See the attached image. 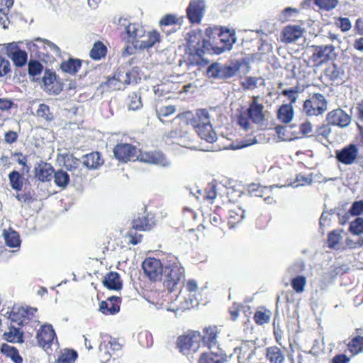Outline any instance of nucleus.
Wrapping results in <instances>:
<instances>
[{"instance_id": "nucleus-29", "label": "nucleus", "mask_w": 363, "mask_h": 363, "mask_svg": "<svg viewBox=\"0 0 363 363\" xmlns=\"http://www.w3.org/2000/svg\"><path fill=\"white\" fill-rule=\"evenodd\" d=\"M294 118V110L291 104H283L277 111V118L283 123H290Z\"/></svg>"}, {"instance_id": "nucleus-48", "label": "nucleus", "mask_w": 363, "mask_h": 363, "mask_svg": "<svg viewBox=\"0 0 363 363\" xmlns=\"http://www.w3.org/2000/svg\"><path fill=\"white\" fill-rule=\"evenodd\" d=\"M220 358L219 356L213 352H211L210 353L208 352H203L200 359L199 363H222Z\"/></svg>"}, {"instance_id": "nucleus-30", "label": "nucleus", "mask_w": 363, "mask_h": 363, "mask_svg": "<svg viewBox=\"0 0 363 363\" xmlns=\"http://www.w3.org/2000/svg\"><path fill=\"white\" fill-rule=\"evenodd\" d=\"M103 284L111 290H120L122 287L120 275L114 272H111L104 277Z\"/></svg>"}, {"instance_id": "nucleus-58", "label": "nucleus", "mask_w": 363, "mask_h": 363, "mask_svg": "<svg viewBox=\"0 0 363 363\" xmlns=\"http://www.w3.org/2000/svg\"><path fill=\"white\" fill-rule=\"evenodd\" d=\"M255 319L259 325L267 323L270 320L269 312L257 311L255 315Z\"/></svg>"}, {"instance_id": "nucleus-44", "label": "nucleus", "mask_w": 363, "mask_h": 363, "mask_svg": "<svg viewBox=\"0 0 363 363\" xmlns=\"http://www.w3.org/2000/svg\"><path fill=\"white\" fill-rule=\"evenodd\" d=\"M10 184L12 189L21 191L23 187V177L16 171H13L9 174Z\"/></svg>"}, {"instance_id": "nucleus-31", "label": "nucleus", "mask_w": 363, "mask_h": 363, "mask_svg": "<svg viewBox=\"0 0 363 363\" xmlns=\"http://www.w3.org/2000/svg\"><path fill=\"white\" fill-rule=\"evenodd\" d=\"M325 74L331 81L342 80L345 75V71L341 66L337 64H332L325 70Z\"/></svg>"}, {"instance_id": "nucleus-27", "label": "nucleus", "mask_w": 363, "mask_h": 363, "mask_svg": "<svg viewBox=\"0 0 363 363\" xmlns=\"http://www.w3.org/2000/svg\"><path fill=\"white\" fill-rule=\"evenodd\" d=\"M125 33L128 35V41L132 44L134 41L142 38L145 35V30L143 28L137 23H128L125 26Z\"/></svg>"}, {"instance_id": "nucleus-16", "label": "nucleus", "mask_w": 363, "mask_h": 363, "mask_svg": "<svg viewBox=\"0 0 363 363\" xmlns=\"http://www.w3.org/2000/svg\"><path fill=\"white\" fill-rule=\"evenodd\" d=\"M336 158L338 162L350 165L355 163L359 155V149L357 145L350 144L342 149L336 151Z\"/></svg>"}, {"instance_id": "nucleus-2", "label": "nucleus", "mask_w": 363, "mask_h": 363, "mask_svg": "<svg viewBox=\"0 0 363 363\" xmlns=\"http://www.w3.org/2000/svg\"><path fill=\"white\" fill-rule=\"evenodd\" d=\"M191 123L201 139L210 143L216 140L217 135L212 128L210 116L206 110H199Z\"/></svg>"}, {"instance_id": "nucleus-41", "label": "nucleus", "mask_w": 363, "mask_h": 363, "mask_svg": "<svg viewBox=\"0 0 363 363\" xmlns=\"http://www.w3.org/2000/svg\"><path fill=\"white\" fill-rule=\"evenodd\" d=\"M6 340L11 342H23V334L19 329L11 327L8 332L4 334Z\"/></svg>"}, {"instance_id": "nucleus-53", "label": "nucleus", "mask_w": 363, "mask_h": 363, "mask_svg": "<svg viewBox=\"0 0 363 363\" xmlns=\"http://www.w3.org/2000/svg\"><path fill=\"white\" fill-rule=\"evenodd\" d=\"M315 3L320 9L329 11L337 6V0H315Z\"/></svg>"}, {"instance_id": "nucleus-51", "label": "nucleus", "mask_w": 363, "mask_h": 363, "mask_svg": "<svg viewBox=\"0 0 363 363\" xmlns=\"http://www.w3.org/2000/svg\"><path fill=\"white\" fill-rule=\"evenodd\" d=\"M313 179L311 174L306 176L303 174H299L296 176V182L298 184L294 185V187L297 188L301 186L311 185L313 184Z\"/></svg>"}, {"instance_id": "nucleus-55", "label": "nucleus", "mask_w": 363, "mask_h": 363, "mask_svg": "<svg viewBox=\"0 0 363 363\" xmlns=\"http://www.w3.org/2000/svg\"><path fill=\"white\" fill-rule=\"evenodd\" d=\"M11 72V64L9 60L4 56L0 55V77H2Z\"/></svg>"}, {"instance_id": "nucleus-52", "label": "nucleus", "mask_w": 363, "mask_h": 363, "mask_svg": "<svg viewBox=\"0 0 363 363\" xmlns=\"http://www.w3.org/2000/svg\"><path fill=\"white\" fill-rule=\"evenodd\" d=\"M37 115L39 117L43 118L46 121H51L52 119V116L50 112L49 106L44 104L39 105L37 110Z\"/></svg>"}, {"instance_id": "nucleus-59", "label": "nucleus", "mask_w": 363, "mask_h": 363, "mask_svg": "<svg viewBox=\"0 0 363 363\" xmlns=\"http://www.w3.org/2000/svg\"><path fill=\"white\" fill-rule=\"evenodd\" d=\"M261 79L254 77H248L246 79L242 82V86L245 89H254L257 87L259 81Z\"/></svg>"}, {"instance_id": "nucleus-36", "label": "nucleus", "mask_w": 363, "mask_h": 363, "mask_svg": "<svg viewBox=\"0 0 363 363\" xmlns=\"http://www.w3.org/2000/svg\"><path fill=\"white\" fill-rule=\"evenodd\" d=\"M267 357L272 363H282L285 359L283 352L277 347H269L267 350Z\"/></svg>"}, {"instance_id": "nucleus-11", "label": "nucleus", "mask_w": 363, "mask_h": 363, "mask_svg": "<svg viewBox=\"0 0 363 363\" xmlns=\"http://www.w3.org/2000/svg\"><path fill=\"white\" fill-rule=\"evenodd\" d=\"M292 183H286L284 185H271L269 186H262L259 184H251L248 186V191L252 196L264 197V201L267 203H272L274 200L271 196L274 188H282L284 186H292Z\"/></svg>"}, {"instance_id": "nucleus-42", "label": "nucleus", "mask_w": 363, "mask_h": 363, "mask_svg": "<svg viewBox=\"0 0 363 363\" xmlns=\"http://www.w3.org/2000/svg\"><path fill=\"white\" fill-rule=\"evenodd\" d=\"M81 67V62L79 60L70 59L61 65L63 72L69 74H75Z\"/></svg>"}, {"instance_id": "nucleus-45", "label": "nucleus", "mask_w": 363, "mask_h": 363, "mask_svg": "<svg viewBox=\"0 0 363 363\" xmlns=\"http://www.w3.org/2000/svg\"><path fill=\"white\" fill-rule=\"evenodd\" d=\"M349 230L354 235H361L363 234V218L358 217L352 221L350 224Z\"/></svg>"}, {"instance_id": "nucleus-28", "label": "nucleus", "mask_w": 363, "mask_h": 363, "mask_svg": "<svg viewBox=\"0 0 363 363\" xmlns=\"http://www.w3.org/2000/svg\"><path fill=\"white\" fill-rule=\"evenodd\" d=\"M2 235L5 240V243L10 247H18L21 244L19 235L16 231L11 227L3 228Z\"/></svg>"}, {"instance_id": "nucleus-19", "label": "nucleus", "mask_w": 363, "mask_h": 363, "mask_svg": "<svg viewBox=\"0 0 363 363\" xmlns=\"http://www.w3.org/2000/svg\"><path fill=\"white\" fill-rule=\"evenodd\" d=\"M6 51V55L11 59L15 66L21 67L26 64L28 60L27 52L18 48L15 43L8 44Z\"/></svg>"}, {"instance_id": "nucleus-4", "label": "nucleus", "mask_w": 363, "mask_h": 363, "mask_svg": "<svg viewBox=\"0 0 363 363\" xmlns=\"http://www.w3.org/2000/svg\"><path fill=\"white\" fill-rule=\"evenodd\" d=\"M263 106H249L247 113L242 112L238 117V124L245 131H252L251 122L262 124L264 121Z\"/></svg>"}, {"instance_id": "nucleus-13", "label": "nucleus", "mask_w": 363, "mask_h": 363, "mask_svg": "<svg viewBox=\"0 0 363 363\" xmlns=\"http://www.w3.org/2000/svg\"><path fill=\"white\" fill-rule=\"evenodd\" d=\"M144 273L152 281H157L162 277L164 267L160 261L155 258H147L142 264Z\"/></svg>"}, {"instance_id": "nucleus-9", "label": "nucleus", "mask_w": 363, "mask_h": 363, "mask_svg": "<svg viewBox=\"0 0 363 363\" xmlns=\"http://www.w3.org/2000/svg\"><path fill=\"white\" fill-rule=\"evenodd\" d=\"M64 166L70 172L73 182L75 184L80 183L86 174L82 162L73 155H67L65 158Z\"/></svg>"}, {"instance_id": "nucleus-24", "label": "nucleus", "mask_w": 363, "mask_h": 363, "mask_svg": "<svg viewBox=\"0 0 363 363\" xmlns=\"http://www.w3.org/2000/svg\"><path fill=\"white\" fill-rule=\"evenodd\" d=\"M130 79L127 72H119L116 74L112 78L107 80V86L114 90H120L123 88L124 84H129Z\"/></svg>"}, {"instance_id": "nucleus-15", "label": "nucleus", "mask_w": 363, "mask_h": 363, "mask_svg": "<svg viewBox=\"0 0 363 363\" xmlns=\"http://www.w3.org/2000/svg\"><path fill=\"white\" fill-rule=\"evenodd\" d=\"M206 9L204 0H191L186 9L187 16L191 23H199Z\"/></svg>"}, {"instance_id": "nucleus-26", "label": "nucleus", "mask_w": 363, "mask_h": 363, "mask_svg": "<svg viewBox=\"0 0 363 363\" xmlns=\"http://www.w3.org/2000/svg\"><path fill=\"white\" fill-rule=\"evenodd\" d=\"M104 162L99 152H93L87 154L82 157V164L89 169H96L99 168Z\"/></svg>"}, {"instance_id": "nucleus-21", "label": "nucleus", "mask_w": 363, "mask_h": 363, "mask_svg": "<svg viewBox=\"0 0 363 363\" xmlns=\"http://www.w3.org/2000/svg\"><path fill=\"white\" fill-rule=\"evenodd\" d=\"M43 89L50 94H58L62 89L56 81L55 74L46 71L43 78Z\"/></svg>"}, {"instance_id": "nucleus-49", "label": "nucleus", "mask_w": 363, "mask_h": 363, "mask_svg": "<svg viewBox=\"0 0 363 363\" xmlns=\"http://www.w3.org/2000/svg\"><path fill=\"white\" fill-rule=\"evenodd\" d=\"M129 104L128 107L130 110H138L142 106V101L140 94L139 93L133 92L128 96Z\"/></svg>"}, {"instance_id": "nucleus-62", "label": "nucleus", "mask_w": 363, "mask_h": 363, "mask_svg": "<svg viewBox=\"0 0 363 363\" xmlns=\"http://www.w3.org/2000/svg\"><path fill=\"white\" fill-rule=\"evenodd\" d=\"M126 238L128 239V242L133 245H137L141 242L142 235L138 234L133 230H130L126 234Z\"/></svg>"}, {"instance_id": "nucleus-5", "label": "nucleus", "mask_w": 363, "mask_h": 363, "mask_svg": "<svg viewBox=\"0 0 363 363\" xmlns=\"http://www.w3.org/2000/svg\"><path fill=\"white\" fill-rule=\"evenodd\" d=\"M328 108V100L320 93L311 94L304 101L303 110L309 116H318L323 114Z\"/></svg>"}, {"instance_id": "nucleus-37", "label": "nucleus", "mask_w": 363, "mask_h": 363, "mask_svg": "<svg viewBox=\"0 0 363 363\" xmlns=\"http://www.w3.org/2000/svg\"><path fill=\"white\" fill-rule=\"evenodd\" d=\"M160 35L158 32L154 30L149 32L147 38L140 42L139 47L141 49H148L155 45L156 43L160 42Z\"/></svg>"}, {"instance_id": "nucleus-35", "label": "nucleus", "mask_w": 363, "mask_h": 363, "mask_svg": "<svg viewBox=\"0 0 363 363\" xmlns=\"http://www.w3.org/2000/svg\"><path fill=\"white\" fill-rule=\"evenodd\" d=\"M1 352L7 357H9L15 363H22L23 359L20 356L16 348L7 344H4L1 347Z\"/></svg>"}, {"instance_id": "nucleus-60", "label": "nucleus", "mask_w": 363, "mask_h": 363, "mask_svg": "<svg viewBox=\"0 0 363 363\" xmlns=\"http://www.w3.org/2000/svg\"><path fill=\"white\" fill-rule=\"evenodd\" d=\"M330 125L328 123L327 124H322L317 127L315 133L318 135L328 138L332 133Z\"/></svg>"}, {"instance_id": "nucleus-43", "label": "nucleus", "mask_w": 363, "mask_h": 363, "mask_svg": "<svg viewBox=\"0 0 363 363\" xmlns=\"http://www.w3.org/2000/svg\"><path fill=\"white\" fill-rule=\"evenodd\" d=\"M106 52V48L101 42L95 43L90 50V57L94 60H100L104 57Z\"/></svg>"}, {"instance_id": "nucleus-54", "label": "nucleus", "mask_w": 363, "mask_h": 363, "mask_svg": "<svg viewBox=\"0 0 363 363\" xmlns=\"http://www.w3.org/2000/svg\"><path fill=\"white\" fill-rule=\"evenodd\" d=\"M282 94L289 99L290 101L289 104L292 105L296 101L298 97V89L297 87L284 89L282 91Z\"/></svg>"}, {"instance_id": "nucleus-20", "label": "nucleus", "mask_w": 363, "mask_h": 363, "mask_svg": "<svg viewBox=\"0 0 363 363\" xmlns=\"http://www.w3.org/2000/svg\"><path fill=\"white\" fill-rule=\"evenodd\" d=\"M305 33L304 28L298 25H289L281 31V41L285 43H292L300 39Z\"/></svg>"}, {"instance_id": "nucleus-25", "label": "nucleus", "mask_w": 363, "mask_h": 363, "mask_svg": "<svg viewBox=\"0 0 363 363\" xmlns=\"http://www.w3.org/2000/svg\"><path fill=\"white\" fill-rule=\"evenodd\" d=\"M35 170V177L43 182L50 181L55 172L54 168L48 163L38 164Z\"/></svg>"}, {"instance_id": "nucleus-34", "label": "nucleus", "mask_w": 363, "mask_h": 363, "mask_svg": "<svg viewBox=\"0 0 363 363\" xmlns=\"http://www.w3.org/2000/svg\"><path fill=\"white\" fill-rule=\"evenodd\" d=\"M294 127V125H291L289 126L284 125H277L275 127V130L278 137L283 141H291L296 139L297 137L294 135L292 133L289 131V129H291Z\"/></svg>"}, {"instance_id": "nucleus-38", "label": "nucleus", "mask_w": 363, "mask_h": 363, "mask_svg": "<svg viewBox=\"0 0 363 363\" xmlns=\"http://www.w3.org/2000/svg\"><path fill=\"white\" fill-rule=\"evenodd\" d=\"M133 227L135 230H150L152 227V222L144 215L138 216L133 221Z\"/></svg>"}, {"instance_id": "nucleus-14", "label": "nucleus", "mask_w": 363, "mask_h": 363, "mask_svg": "<svg viewBox=\"0 0 363 363\" xmlns=\"http://www.w3.org/2000/svg\"><path fill=\"white\" fill-rule=\"evenodd\" d=\"M37 311L35 308H28L27 306H14L11 311L10 318L13 322L18 325H25L28 320L34 316Z\"/></svg>"}, {"instance_id": "nucleus-64", "label": "nucleus", "mask_w": 363, "mask_h": 363, "mask_svg": "<svg viewBox=\"0 0 363 363\" xmlns=\"http://www.w3.org/2000/svg\"><path fill=\"white\" fill-rule=\"evenodd\" d=\"M206 194L204 198L210 201L212 203L213 201V200L216 199V195H217L215 186L213 185H209L206 188Z\"/></svg>"}, {"instance_id": "nucleus-17", "label": "nucleus", "mask_w": 363, "mask_h": 363, "mask_svg": "<svg viewBox=\"0 0 363 363\" xmlns=\"http://www.w3.org/2000/svg\"><path fill=\"white\" fill-rule=\"evenodd\" d=\"M36 338L40 347L45 350L49 349L55 338V333L52 326L49 324L42 325L37 333Z\"/></svg>"}, {"instance_id": "nucleus-12", "label": "nucleus", "mask_w": 363, "mask_h": 363, "mask_svg": "<svg viewBox=\"0 0 363 363\" xmlns=\"http://www.w3.org/2000/svg\"><path fill=\"white\" fill-rule=\"evenodd\" d=\"M326 121L329 125L345 128L350 125L352 116L342 108H336L328 113Z\"/></svg>"}, {"instance_id": "nucleus-32", "label": "nucleus", "mask_w": 363, "mask_h": 363, "mask_svg": "<svg viewBox=\"0 0 363 363\" xmlns=\"http://www.w3.org/2000/svg\"><path fill=\"white\" fill-rule=\"evenodd\" d=\"M53 178L55 185L62 189L66 188L70 182L69 174L63 169L55 172Z\"/></svg>"}, {"instance_id": "nucleus-1", "label": "nucleus", "mask_w": 363, "mask_h": 363, "mask_svg": "<svg viewBox=\"0 0 363 363\" xmlns=\"http://www.w3.org/2000/svg\"><path fill=\"white\" fill-rule=\"evenodd\" d=\"M137 152V148L128 143L118 144L113 150L114 156L121 162L138 160L163 167H169L171 164L170 161L161 152H140L138 155Z\"/></svg>"}, {"instance_id": "nucleus-50", "label": "nucleus", "mask_w": 363, "mask_h": 363, "mask_svg": "<svg viewBox=\"0 0 363 363\" xmlns=\"http://www.w3.org/2000/svg\"><path fill=\"white\" fill-rule=\"evenodd\" d=\"M176 111V107L174 106H164L157 109V116L162 121V117L169 116Z\"/></svg>"}, {"instance_id": "nucleus-56", "label": "nucleus", "mask_w": 363, "mask_h": 363, "mask_svg": "<svg viewBox=\"0 0 363 363\" xmlns=\"http://www.w3.org/2000/svg\"><path fill=\"white\" fill-rule=\"evenodd\" d=\"M341 239L340 233L334 230L329 233L328 237V244L330 248H335Z\"/></svg>"}, {"instance_id": "nucleus-40", "label": "nucleus", "mask_w": 363, "mask_h": 363, "mask_svg": "<svg viewBox=\"0 0 363 363\" xmlns=\"http://www.w3.org/2000/svg\"><path fill=\"white\" fill-rule=\"evenodd\" d=\"M43 65L37 60H30L28 65V74L32 80L35 81L38 79L43 71Z\"/></svg>"}, {"instance_id": "nucleus-61", "label": "nucleus", "mask_w": 363, "mask_h": 363, "mask_svg": "<svg viewBox=\"0 0 363 363\" xmlns=\"http://www.w3.org/2000/svg\"><path fill=\"white\" fill-rule=\"evenodd\" d=\"M37 40H39L42 43H43V45L45 48L49 49L51 52L55 53L56 55H59L60 53V48L53 43L48 40H42V39H38Z\"/></svg>"}, {"instance_id": "nucleus-39", "label": "nucleus", "mask_w": 363, "mask_h": 363, "mask_svg": "<svg viewBox=\"0 0 363 363\" xmlns=\"http://www.w3.org/2000/svg\"><path fill=\"white\" fill-rule=\"evenodd\" d=\"M348 350L353 355H357L363 352V337L357 336L351 340L347 345Z\"/></svg>"}, {"instance_id": "nucleus-22", "label": "nucleus", "mask_w": 363, "mask_h": 363, "mask_svg": "<svg viewBox=\"0 0 363 363\" xmlns=\"http://www.w3.org/2000/svg\"><path fill=\"white\" fill-rule=\"evenodd\" d=\"M217 335L218 330L216 326L206 328L201 335L203 347L207 346L209 350L218 348Z\"/></svg>"}, {"instance_id": "nucleus-18", "label": "nucleus", "mask_w": 363, "mask_h": 363, "mask_svg": "<svg viewBox=\"0 0 363 363\" xmlns=\"http://www.w3.org/2000/svg\"><path fill=\"white\" fill-rule=\"evenodd\" d=\"M219 37L220 42L223 45L222 46L212 48L216 54H221L227 50H230L233 48V45L236 42L235 32L234 30L228 28L222 30Z\"/></svg>"}, {"instance_id": "nucleus-6", "label": "nucleus", "mask_w": 363, "mask_h": 363, "mask_svg": "<svg viewBox=\"0 0 363 363\" xmlns=\"http://www.w3.org/2000/svg\"><path fill=\"white\" fill-rule=\"evenodd\" d=\"M186 290L191 294L190 298H187L182 295L177 296L176 301H178L179 303L171 309L172 311H184L199 303L197 295L199 294V289L197 282L194 279L189 280L186 282Z\"/></svg>"}, {"instance_id": "nucleus-33", "label": "nucleus", "mask_w": 363, "mask_h": 363, "mask_svg": "<svg viewBox=\"0 0 363 363\" xmlns=\"http://www.w3.org/2000/svg\"><path fill=\"white\" fill-rule=\"evenodd\" d=\"M245 211L240 207L229 211L228 224L230 228H234L237 223L242 221L245 218Z\"/></svg>"}, {"instance_id": "nucleus-57", "label": "nucleus", "mask_w": 363, "mask_h": 363, "mask_svg": "<svg viewBox=\"0 0 363 363\" xmlns=\"http://www.w3.org/2000/svg\"><path fill=\"white\" fill-rule=\"evenodd\" d=\"M349 212L351 215L354 216H359L363 213V201H354L350 210Z\"/></svg>"}, {"instance_id": "nucleus-23", "label": "nucleus", "mask_w": 363, "mask_h": 363, "mask_svg": "<svg viewBox=\"0 0 363 363\" xmlns=\"http://www.w3.org/2000/svg\"><path fill=\"white\" fill-rule=\"evenodd\" d=\"M119 298L117 296L108 297L106 301L99 303V311L104 315H114L119 312Z\"/></svg>"}, {"instance_id": "nucleus-8", "label": "nucleus", "mask_w": 363, "mask_h": 363, "mask_svg": "<svg viewBox=\"0 0 363 363\" xmlns=\"http://www.w3.org/2000/svg\"><path fill=\"white\" fill-rule=\"evenodd\" d=\"M240 67L238 63H231L230 65L213 63L208 67L207 72L211 77L228 79L235 76L240 69Z\"/></svg>"}, {"instance_id": "nucleus-7", "label": "nucleus", "mask_w": 363, "mask_h": 363, "mask_svg": "<svg viewBox=\"0 0 363 363\" xmlns=\"http://www.w3.org/2000/svg\"><path fill=\"white\" fill-rule=\"evenodd\" d=\"M179 345L181 352L184 354L196 352L203 346L201 335L195 331L189 332L186 335L179 338Z\"/></svg>"}, {"instance_id": "nucleus-63", "label": "nucleus", "mask_w": 363, "mask_h": 363, "mask_svg": "<svg viewBox=\"0 0 363 363\" xmlns=\"http://www.w3.org/2000/svg\"><path fill=\"white\" fill-rule=\"evenodd\" d=\"M18 139V133L13 130H9L4 134V142L6 144H12L16 142Z\"/></svg>"}, {"instance_id": "nucleus-3", "label": "nucleus", "mask_w": 363, "mask_h": 363, "mask_svg": "<svg viewBox=\"0 0 363 363\" xmlns=\"http://www.w3.org/2000/svg\"><path fill=\"white\" fill-rule=\"evenodd\" d=\"M164 286L169 291L174 290L184 277V269L178 262L169 260L163 269Z\"/></svg>"}, {"instance_id": "nucleus-47", "label": "nucleus", "mask_w": 363, "mask_h": 363, "mask_svg": "<svg viewBox=\"0 0 363 363\" xmlns=\"http://www.w3.org/2000/svg\"><path fill=\"white\" fill-rule=\"evenodd\" d=\"M306 279L304 276H297L291 280V286L296 293H302L305 290Z\"/></svg>"}, {"instance_id": "nucleus-10", "label": "nucleus", "mask_w": 363, "mask_h": 363, "mask_svg": "<svg viewBox=\"0 0 363 363\" xmlns=\"http://www.w3.org/2000/svg\"><path fill=\"white\" fill-rule=\"evenodd\" d=\"M335 58V47L331 45L315 46L311 56V60L316 65H322L325 62L333 60Z\"/></svg>"}, {"instance_id": "nucleus-46", "label": "nucleus", "mask_w": 363, "mask_h": 363, "mask_svg": "<svg viewBox=\"0 0 363 363\" xmlns=\"http://www.w3.org/2000/svg\"><path fill=\"white\" fill-rule=\"evenodd\" d=\"M77 357V353L74 350H65L58 357L57 363H73Z\"/></svg>"}]
</instances>
